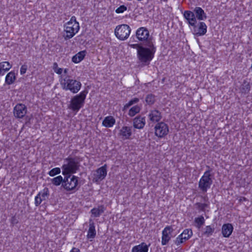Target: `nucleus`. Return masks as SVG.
Masks as SVG:
<instances>
[{"label": "nucleus", "instance_id": "obj_1", "mask_svg": "<svg viewBox=\"0 0 252 252\" xmlns=\"http://www.w3.org/2000/svg\"><path fill=\"white\" fill-rule=\"evenodd\" d=\"M145 47H141L137 51V58L144 65H148L152 60L156 52V48L153 42H147Z\"/></svg>", "mask_w": 252, "mask_h": 252}, {"label": "nucleus", "instance_id": "obj_2", "mask_svg": "<svg viewBox=\"0 0 252 252\" xmlns=\"http://www.w3.org/2000/svg\"><path fill=\"white\" fill-rule=\"evenodd\" d=\"M88 93V91L85 89L81 92L79 94L73 96L70 101V103L68 105V108L75 113L78 112L84 106Z\"/></svg>", "mask_w": 252, "mask_h": 252}, {"label": "nucleus", "instance_id": "obj_3", "mask_svg": "<svg viewBox=\"0 0 252 252\" xmlns=\"http://www.w3.org/2000/svg\"><path fill=\"white\" fill-rule=\"evenodd\" d=\"M62 89L65 91H70L73 94L77 93L80 90L81 82L75 79L65 77L61 82Z\"/></svg>", "mask_w": 252, "mask_h": 252}, {"label": "nucleus", "instance_id": "obj_4", "mask_svg": "<svg viewBox=\"0 0 252 252\" xmlns=\"http://www.w3.org/2000/svg\"><path fill=\"white\" fill-rule=\"evenodd\" d=\"M79 177L74 175H68L64 177L62 187L67 191L77 190L80 188L78 186Z\"/></svg>", "mask_w": 252, "mask_h": 252}, {"label": "nucleus", "instance_id": "obj_5", "mask_svg": "<svg viewBox=\"0 0 252 252\" xmlns=\"http://www.w3.org/2000/svg\"><path fill=\"white\" fill-rule=\"evenodd\" d=\"M210 172L211 170L210 169L206 171L199 181L198 188L204 193L207 192V190L210 188L211 185L213 184V180L211 177V175Z\"/></svg>", "mask_w": 252, "mask_h": 252}, {"label": "nucleus", "instance_id": "obj_6", "mask_svg": "<svg viewBox=\"0 0 252 252\" xmlns=\"http://www.w3.org/2000/svg\"><path fill=\"white\" fill-rule=\"evenodd\" d=\"M131 28L126 24H122L116 26L115 29V35L121 40H126L129 36Z\"/></svg>", "mask_w": 252, "mask_h": 252}, {"label": "nucleus", "instance_id": "obj_7", "mask_svg": "<svg viewBox=\"0 0 252 252\" xmlns=\"http://www.w3.org/2000/svg\"><path fill=\"white\" fill-rule=\"evenodd\" d=\"M78 157L71 158L68 157L65 159V160L67 162L66 164H64L63 165V168H64L66 170H69L70 173L74 174L79 169L80 161Z\"/></svg>", "mask_w": 252, "mask_h": 252}, {"label": "nucleus", "instance_id": "obj_8", "mask_svg": "<svg viewBox=\"0 0 252 252\" xmlns=\"http://www.w3.org/2000/svg\"><path fill=\"white\" fill-rule=\"evenodd\" d=\"M155 134L158 138H162L168 134L169 127L164 122L158 123L155 126Z\"/></svg>", "mask_w": 252, "mask_h": 252}, {"label": "nucleus", "instance_id": "obj_9", "mask_svg": "<svg viewBox=\"0 0 252 252\" xmlns=\"http://www.w3.org/2000/svg\"><path fill=\"white\" fill-rule=\"evenodd\" d=\"M149 32L145 27H140L136 32V38L140 41H144L145 43L153 42L152 39L149 38Z\"/></svg>", "mask_w": 252, "mask_h": 252}, {"label": "nucleus", "instance_id": "obj_10", "mask_svg": "<svg viewBox=\"0 0 252 252\" xmlns=\"http://www.w3.org/2000/svg\"><path fill=\"white\" fill-rule=\"evenodd\" d=\"M207 28V25L204 22H199L190 29L195 36H200L206 34Z\"/></svg>", "mask_w": 252, "mask_h": 252}, {"label": "nucleus", "instance_id": "obj_11", "mask_svg": "<svg viewBox=\"0 0 252 252\" xmlns=\"http://www.w3.org/2000/svg\"><path fill=\"white\" fill-rule=\"evenodd\" d=\"M27 106L22 103H18L14 107L13 113L14 116L18 119L23 118L27 114Z\"/></svg>", "mask_w": 252, "mask_h": 252}, {"label": "nucleus", "instance_id": "obj_12", "mask_svg": "<svg viewBox=\"0 0 252 252\" xmlns=\"http://www.w3.org/2000/svg\"><path fill=\"white\" fill-rule=\"evenodd\" d=\"M80 29L79 23L76 24V27H67L64 26V32L63 37L65 40H68L74 36L76 33H77Z\"/></svg>", "mask_w": 252, "mask_h": 252}, {"label": "nucleus", "instance_id": "obj_13", "mask_svg": "<svg viewBox=\"0 0 252 252\" xmlns=\"http://www.w3.org/2000/svg\"><path fill=\"white\" fill-rule=\"evenodd\" d=\"M106 175L107 165L106 164H104L103 166L100 167L96 170L95 173L94 174V180L95 182L101 181L105 178Z\"/></svg>", "mask_w": 252, "mask_h": 252}, {"label": "nucleus", "instance_id": "obj_14", "mask_svg": "<svg viewBox=\"0 0 252 252\" xmlns=\"http://www.w3.org/2000/svg\"><path fill=\"white\" fill-rule=\"evenodd\" d=\"M145 117L138 115L134 118L133 120V127L137 129H142L145 124Z\"/></svg>", "mask_w": 252, "mask_h": 252}, {"label": "nucleus", "instance_id": "obj_15", "mask_svg": "<svg viewBox=\"0 0 252 252\" xmlns=\"http://www.w3.org/2000/svg\"><path fill=\"white\" fill-rule=\"evenodd\" d=\"M148 117L151 122L158 123L162 118V115L159 111L154 109L150 111Z\"/></svg>", "mask_w": 252, "mask_h": 252}, {"label": "nucleus", "instance_id": "obj_16", "mask_svg": "<svg viewBox=\"0 0 252 252\" xmlns=\"http://www.w3.org/2000/svg\"><path fill=\"white\" fill-rule=\"evenodd\" d=\"M132 127L124 126L120 130L119 134L123 139H129L132 135Z\"/></svg>", "mask_w": 252, "mask_h": 252}, {"label": "nucleus", "instance_id": "obj_17", "mask_svg": "<svg viewBox=\"0 0 252 252\" xmlns=\"http://www.w3.org/2000/svg\"><path fill=\"white\" fill-rule=\"evenodd\" d=\"M195 17L199 21L205 20L207 19L206 14L204 10L200 7H195L193 9Z\"/></svg>", "mask_w": 252, "mask_h": 252}, {"label": "nucleus", "instance_id": "obj_18", "mask_svg": "<svg viewBox=\"0 0 252 252\" xmlns=\"http://www.w3.org/2000/svg\"><path fill=\"white\" fill-rule=\"evenodd\" d=\"M233 230V227L232 224L231 223H226L224 224L221 228V232L223 236L224 237L228 238L229 237Z\"/></svg>", "mask_w": 252, "mask_h": 252}, {"label": "nucleus", "instance_id": "obj_19", "mask_svg": "<svg viewBox=\"0 0 252 252\" xmlns=\"http://www.w3.org/2000/svg\"><path fill=\"white\" fill-rule=\"evenodd\" d=\"M150 246V244L147 245L145 243L142 242L138 245L134 246L131 252H148Z\"/></svg>", "mask_w": 252, "mask_h": 252}, {"label": "nucleus", "instance_id": "obj_20", "mask_svg": "<svg viewBox=\"0 0 252 252\" xmlns=\"http://www.w3.org/2000/svg\"><path fill=\"white\" fill-rule=\"evenodd\" d=\"M115 119L113 116H108L104 119L102 125L106 127H111L115 125Z\"/></svg>", "mask_w": 252, "mask_h": 252}, {"label": "nucleus", "instance_id": "obj_21", "mask_svg": "<svg viewBox=\"0 0 252 252\" xmlns=\"http://www.w3.org/2000/svg\"><path fill=\"white\" fill-rule=\"evenodd\" d=\"M89 223V228L88 231L87 238L88 239H93L96 235L94 223L92 220H90Z\"/></svg>", "mask_w": 252, "mask_h": 252}, {"label": "nucleus", "instance_id": "obj_22", "mask_svg": "<svg viewBox=\"0 0 252 252\" xmlns=\"http://www.w3.org/2000/svg\"><path fill=\"white\" fill-rule=\"evenodd\" d=\"M106 210L104 205H99L97 208H94L91 210L92 215L94 217H99Z\"/></svg>", "mask_w": 252, "mask_h": 252}, {"label": "nucleus", "instance_id": "obj_23", "mask_svg": "<svg viewBox=\"0 0 252 252\" xmlns=\"http://www.w3.org/2000/svg\"><path fill=\"white\" fill-rule=\"evenodd\" d=\"M86 51H81L72 57V62L75 63H79L84 59Z\"/></svg>", "mask_w": 252, "mask_h": 252}, {"label": "nucleus", "instance_id": "obj_24", "mask_svg": "<svg viewBox=\"0 0 252 252\" xmlns=\"http://www.w3.org/2000/svg\"><path fill=\"white\" fill-rule=\"evenodd\" d=\"M16 79L15 73L14 71H12L8 73L6 75L5 82L6 84L9 85L14 83Z\"/></svg>", "mask_w": 252, "mask_h": 252}, {"label": "nucleus", "instance_id": "obj_25", "mask_svg": "<svg viewBox=\"0 0 252 252\" xmlns=\"http://www.w3.org/2000/svg\"><path fill=\"white\" fill-rule=\"evenodd\" d=\"M12 65L8 62H2L0 63V72L2 73V76L3 75L5 72L8 71Z\"/></svg>", "mask_w": 252, "mask_h": 252}, {"label": "nucleus", "instance_id": "obj_26", "mask_svg": "<svg viewBox=\"0 0 252 252\" xmlns=\"http://www.w3.org/2000/svg\"><path fill=\"white\" fill-rule=\"evenodd\" d=\"M141 110V107L136 105L133 107H132L129 110V112L128 113V115L130 117H133L136 114L139 113Z\"/></svg>", "mask_w": 252, "mask_h": 252}, {"label": "nucleus", "instance_id": "obj_27", "mask_svg": "<svg viewBox=\"0 0 252 252\" xmlns=\"http://www.w3.org/2000/svg\"><path fill=\"white\" fill-rule=\"evenodd\" d=\"M171 237L169 234L165 231H162L161 244L162 245H166L170 240Z\"/></svg>", "mask_w": 252, "mask_h": 252}, {"label": "nucleus", "instance_id": "obj_28", "mask_svg": "<svg viewBox=\"0 0 252 252\" xmlns=\"http://www.w3.org/2000/svg\"><path fill=\"white\" fill-rule=\"evenodd\" d=\"M145 101L146 103L149 105H152L156 101V96L154 94H148L145 97Z\"/></svg>", "mask_w": 252, "mask_h": 252}, {"label": "nucleus", "instance_id": "obj_29", "mask_svg": "<svg viewBox=\"0 0 252 252\" xmlns=\"http://www.w3.org/2000/svg\"><path fill=\"white\" fill-rule=\"evenodd\" d=\"M37 195H40L42 200H45L49 196V190L48 188H45L42 190L38 192Z\"/></svg>", "mask_w": 252, "mask_h": 252}, {"label": "nucleus", "instance_id": "obj_30", "mask_svg": "<svg viewBox=\"0 0 252 252\" xmlns=\"http://www.w3.org/2000/svg\"><path fill=\"white\" fill-rule=\"evenodd\" d=\"M64 180V178L63 179V177L60 175L51 179V182L54 185L58 186L60 185L61 183L63 184Z\"/></svg>", "mask_w": 252, "mask_h": 252}, {"label": "nucleus", "instance_id": "obj_31", "mask_svg": "<svg viewBox=\"0 0 252 252\" xmlns=\"http://www.w3.org/2000/svg\"><path fill=\"white\" fill-rule=\"evenodd\" d=\"M215 231V228L211 225H208L204 228V231L203 233V235L207 237L211 236Z\"/></svg>", "mask_w": 252, "mask_h": 252}, {"label": "nucleus", "instance_id": "obj_32", "mask_svg": "<svg viewBox=\"0 0 252 252\" xmlns=\"http://www.w3.org/2000/svg\"><path fill=\"white\" fill-rule=\"evenodd\" d=\"M210 202L208 203H200L197 202L195 204V206H196V208L201 211L205 212V209L207 208H208L209 206Z\"/></svg>", "mask_w": 252, "mask_h": 252}, {"label": "nucleus", "instance_id": "obj_33", "mask_svg": "<svg viewBox=\"0 0 252 252\" xmlns=\"http://www.w3.org/2000/svg\"><path fill=\"white\" fill-rule=\"evenodd\" d=\"M139 101V99L136 97L133 98L130 100L128 103L126 104L123 109V111H125L128 109L131 105L137 103Z\"/></svg>", "mask_w": 252, "mask_h": 252}, {"label": "nucleus", "instance_id": "obj_34", "mask_svg": "<svg viewBox=\"0 0 252 252\" xmlns=\"http://www.w3.org/2000/svg\"><path fill=\"white\" fill-rule=\"evenodd\" d=\"M194 222L196 223V227L198 228H200L205 223V219L202 216L199 217L195 218L194 219Z\"/></svg>", "mask_w": 252, "mask_h": 252}, {"label": "nucleus", "instance_id": "obj_35", "mask_svg": "<svg viewBox=\"0 0 252 252\" xmlns=\"http://www.w3.org/2000/svg\"><path fill=\"white\" fill-rule=\"evenodd\" d=\"M250 83L246 81H244L242 85L241 92L242 93L248 94L250 90Z\"/></svg>", "mask_w": 252, "mask_h": 252}, {"label": "nucleus", "instance_id": "obj_36", "mask_svg": "<svg viewBox=\"0 0 252 252\" xmlns=\"http://www.w3.org/2000/svg\"><path fill=\"white\" fill-rule=\"evenodd\" d=\"M184 237V241H187L192 235V231L190 229H186L182 232Z\"/></svg>", "mask_w": 252, "mask_h": 252}, {"label": "nucleus", "instance_id": "obj_37", "mask_svg": "<svg viewBox=\"0 0 252 252\" xmlns=\"http://www.w3.org/2000/svg\"><path fill=\"white\" fill-rule=\"evenodd\" d=\"M186 241H184V237L183 233L180 234L174 241L175 244L177 246H179Z\"/></svg>", "mask_w": 252, "mask_h": 252}, {"label": "nucleus", "instance_id": "obj_38", "mask_svg": "<svg viewBox=\"0 0 252 252\" xmlns=\"http://www.w3.org/2000/svg\"><path fill=\"white\" fill-rule=\"evenodd\" d=\"M183 16L184 18L186 20L195 17V14L193 11L186 10L183 13Z\"/></svg>", "mask_w": 252, "mask_h": 252}, {"label": "nucleus", "instance_id": "obj_39", "mask_svg": "<svg viewBox=\"0 0 252 252\" xmlns=\"http://www.w3.org/2000/svg\"><path fill=\"white\" fill-rule=\"evenodd\" d=\"M197 20L195 17L186 19L187 23L188 24L189 27H191V28H192L195 25H196V24H197Z\"/></svg>", "mask_w": 252, "mask_h": 252}, {"label": "nucleus", "instance_id": "obj_40", "mask_svg": "<svg viewBox=\"0 0 252 252\" xmlns=\"http://www.w3.org/2000/svg\"><path fill=\"white\" fill-rule=\"evenodd\" d=\"M61 173V169L59 167H56L51 169L48 173L50 176H54Z\"/></svg>", "mask_w": 252, "mask_h": 252}, {"label": "nucleus", "instance_id": "obj_41", "mask_svg": "<svg viewBox=\"0 0 252 252\" xmlns=\"http://www.w3.org/2000/svg\"><path fill=\"white\" fill-rule=\"evenodd\" d=\"M53 69L54 71L58 74H61L62 73L63 69L58 67V65L57 63H53Z\"/></svg>", "mask_w": 252, "mask_h": 252}, {"label": "nucleus", "instance_id": "obj_42", "mask_svg": "<svg viewBox=\"0 0 252 252\" xmlns=\"http://www.w3.org/2000/svg\"><path fill=\"white\" fill-rule=\"evenodd\" d=\"M126 6L124 5H122L116 9L115 12L117 13H123L124 11H126Z\"/></svg>", "mask_w": 252, "mask_h": 252}, {"label": "nucleus", "instance_id": "obj_43", "mask_svg": "<svg viewBox=\"0 0 252 252\" xmlns=\"http://www.w3.org/2000/svg\"><path fill=\"white\" fill-rule=\"evenodd\" d=\"M42 201L41 197H40V195H37L35 197V205L36 206H38Z\"/></svg>", "mask_w": 252, "mask_h": 252}, {"label": "nucleus", "instance_id": "obj_44", "mask_svg": "<svg viewBox=\"0 0 252 252\" xmlns=\"http://www.w3.org/2000/svg\"><path fill=\"white\" fill-rule=\"evenodd\" d=\"M27 69H28L27 65H26L25 64L22 65L20 68V74L21 75L24 74L26 72Z\"/></svg>", "mask_w": 252, "mask_h": 252}, {"label": "nucleus", "instance_id": "obj_45", "mask_svg": "<svg viewBox=\"0 0 252 252\" xmlns=\"http://www.w3.org/2000/svg\"><path fill=\"white\" fill-rule=\"evenodd\" d=\"M10 222L11 224L13 226L14 225L17 224L19 222V220L15 216H13L10 220Z\"/></svg>", "mask_w": 252, "mask_h": 252}, {"label": "nucleus", "instance_id": "obj_46", "mask_svg": "<svg viewBox=\"0 0 252 252\" xmlns=\"http://www.w3.org/2000/svg\"><path fill=\"white\" fill-rule=\"evenodd\" d=\"M168 232V234H170L174 230L172 226H166L162 231H165Z\"/></svg>", "mask_w": 252, "mask_h": 252}, {"label": "nucleus", "instance_id": "obj_47", "mask_svg": "<svg viewBox=\"0 0 252 252\" xmlns=\"http://www.w3.org/2000/svg\"><path fill=\"white\" fill-rule=\"evenodd\" d=\"M129 46L132 48L137 49V51H138L141 47L143 46L139 44H129Z\"/></svg>", "mask_w": 252, "mask_h": 252}, {"label": "nucleus", "instance_id": "obj_48", "mask_svg": "<svg viewBox=\"0 0 252 252\" xmlns=\"http://www.w3.org/2000/svg\"><path fill=\"white\" fill-rule=\"evenodd\" d=\"M62 168L63 169L62 174L64 176V177L68 175H71V174H72L70 173V171L69 170H66L64 168H63V166L62 167Z\"/></svg>", "mask_w": 252, "mask_h": 252}, {"label": "nucleus", "instance_id": "obj_49", "mask_svg": "<svg viewBox=\"0 0 252 252\" xmlns=\"http://www.w3.org/2000/svg\"><path fill=\"white\" fill-rule=\"evenodd\" d=\"M69 21V22H71V23L72 24L74 23L73 24H74L75 26H76V24L79 23L78 22H77L76 21V17L75 16L71 17V18H70V20Z\"/></svg>", "mask_w": 252, "mask_h": 252}, {"label": "nucleus", "instance_id": "obj_50", "mask_svg": "<svg viewBox=\"0 0 252 252\" xmlns=\"http://www.w3.org/2000/svg\"><path fill=\"white\" fill-rule=\"evenodd\" d=\"M64 26H65V27H75V25L74 24H73V23L72 24L71 23V22H69L68 21V22H67L64 25L63 27Z\"/></svg>", "mask_w": 252, "mask_h": 252}, {"label": "nucleus", "instance_id": "obj_51", "mask_svg": "<svg viewBox=\"0 0 252 252\" xmlns=\"http://www.w3.org/2000/svg\"><path fill=\"white\" fill-rule=\"evenodd\" d=\"M201 197L202 198L203 200L205 202V203H208L209 199L207 195L205 196H201Z\"/></svg>", "mask_w": 252, "mask_h": 252}, {"label": "nucleus", "instance_id": "obj_52", "mask_svg": "<svg viewBox=\"0 0 252 252\" xmlns=\"http://www.w3.org/2000/svg\"><path fill=\"white\" fill-rule=\"evenodd\" d=\"M70 252H81L80 251V250L78 248H75V247H73L71 250Z\"/></svg>", "mask_w": 252, "mask_h": 252}, {"label": "nucleus", "instance_id": "obj_53", "mask_svg": "<svg viewBox=\"0 0 252 252\" xmlns=\"http://www.w3.org/2000/svg\"><path fill=\"white\" fill-rule=\"evenodd\" d=\"M247 200V199L245 197H241L239 199V202L240 203L243 202V201H246Z\"/></svg>", "mask_w": 252, "mask_h": 252}, {"label": "nucleus", "instance_id": "obj_54", "mask_svg": "<svg viewBox=\"0 0 252 252\" xmlns=\"http://www.w3.org/2000/svg\"><path fill=\"white\" fill-rule=\"evenodd\" d=\"M133 39V40L134 39V36H132L130 38V39Z\"/></svg>", "mask_w": 252, "mask_h": 252}, {"label": "nucleus", "instance_id": "obj_55", "mask_svg": "<svg viewBox=\"0 0 252 252\" xmlns=\"http://www.w3.org/2000/svg\"><path fill=\"white\" fill-rule=\"evenodd\" d=\"M67 71V69H65L64 70V73H66Z\"/></svg>", "mask_w": 252, "mask_h": 252}]
</instances>
